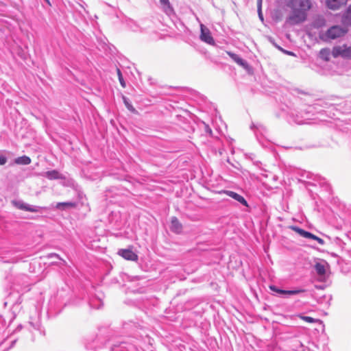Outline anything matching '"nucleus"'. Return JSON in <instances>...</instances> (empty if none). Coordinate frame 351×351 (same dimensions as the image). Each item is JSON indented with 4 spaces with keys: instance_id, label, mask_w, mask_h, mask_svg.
I'll return each mask as SVG.
<instances>
[{
    "instance_id": "1",
    "label": "nucleus",
    "mask_w": 351,
    "mask_h": 351,
    "mask_svg": "<svg viewBox=\"0 0 351 351\" xmlns=\"http://www.w3.org/2000/svg\"><path fill=\"white\" fill-rule=\"evenodd\" d=\"M288 6L291 9V13L287 21L291 25H295L306 20V12L311 8V3L310 0H290Z\"/></svg>"
},
{
    "instance_id": "2",
    "label": "nucleus",
    "mask_w": 351,
    "mask_h": 351,
    "mask_svg": "<svg viewBox=\"0 0 351 351\" xmlns=\"http://www.w3.org/2000/svg\"><path fill=\"white\" fill-rule=\"evenodd\" d=\"M346 33V30L341 26L334 25L329 28L324 34H320L319 37L324 41H329L340 38Z\"/></svg>"
},
{
    "instance_id": "3",
    "label": "nucleus",
    "mask_w": 351,
    "mask_h": 351,
    "mask_svg": "<svg viewBox=\"0 0 351 351\" xmlns=\"http://www.w3.org/2000/svg\"><path fill=\"white\" fill-rule=\"evenodd\" d=\"M12 204L13 206H14L19 210L29 211L32 213H38L40 212L42 210L45 209V208L44 207L26 204L22 200H13L12 201Z\"/></svg>"
},
{
    "instance_id": "4",
    "label": "nucleus",
    "mask_w": 351,
    "mask_h": 351,
    "mask_svg": "<svg viewBox=\"0 0 351 351\" xmlns=\"http://www.w3.org/2000/svg\"><path fill=\"white\" fill-rule=\"evenodd\" d=\"M332 55L334 58L341 56L343 58L351 59V47H348L346 45L335 46L332 49Z\"/></svg>"
},
{
    "instance_id": "5",
    "label": "nucleus",
    "mask_w": 351,
    "mask_h": 351,
    "mask_svg": "<svg viewBox=\"0 0 351 351\" xmlns=\"http://www.w3.org/2000/svg\"><path fill=\"white\" fill-rule=\"evenodd\" d=\"M200 39L209 45H214L215 40L211 35L210 30L203 24L200 25Z\"/></svg>"
},
{
    "instance_id": "6",
    "label": "nucleus",
    "mask_w": 351,
    "mask_h": 351,
    "mask_svg": "<svg viewBox=\"0 0 351 351\" xmlns=\"http://www.w3.org/2000/svg\"><path fill=\"white\" fill-rule=\"evenodd\" d=\"M269 289L274 291L276 292L278 294L280 295H297L300 293L303 292L304 291L302 289H295V290H284L279 289L275 285H270Z\"/></svg>"
},
{
    "instance_id": "7",
    "label": "nucleus",
    "mask_w": 351,
    "mask_h": 351,
    "mask_svg": "<svg viewBox=\"0 0 351 351\" xmlns=\"http://www.w3.org/2000/svg\"><path fill=\"white\" fill-rule=\"evenodd\" d=\"M118 254L125 260L136 261L138 260V256L132 250L129 249L119 250Z\"/></svg>"
},
{
    "instance_id": "8",
    "label": "nucleus",
    "mask_w": 351,
    "mask_h": 351,
    "mask_svg": "<svg viewBox=\"0 0 351 351\" xmlns=\"http://www.w3.org/2000/svg\"><path fill=\"white\" fill-rule=\"evenodd\" d=\"M348 0H326V6L332 10H337L347 3Z\"/></svg>"
},
{
    "instance_id": "9",
    "label": "nucleus",
    "mask_w": 351,
    "mask_h": 351,
    "mask_svg": "<svg viewBox=\"0 0 351 351\" xmlns=\"http://www.w3.org/2000/svg\"><path fill=\"white\" fill-rule=\"evenodd\" d=\"M224 193H226L229 197L233 198L234 199L237 200V202H240L242 205L247 207L248 206L247 201L242 195L232 191H225Z\"/></svg>"
},
{
    "instance_id": "10",
    "label": "nucleus",
    "mask_w": 351,
    "mask_h": 351,
    "mask_svg": "<svg viewBox=\"0 0 351 351\" xmlns=\"http://www.w3.org/2000/svg\"><path fill=\"white\" fill-rule=\"evenodd\" d=\"M291 228L295 231V232H297L298 234H300L301 237H304V238H306V239H313V240H315L316 239V235L309 232H307L299 227H297V226H291Z\"/></svg>"
},
{
    "instance_id": "11",
    "label": "nucleus",
    "mask_w": 351,
    "mask_h": 351,
    "mask_svg": "<svg viewBox=\"0 0 351 351\" xmlns=\"http://www.w3.org/2000/svg\"><path fill=\"white\" fill-rule=\"evenodd\" d=\"M182 224L179 220L176 217H173L171 220V230L176 233H180L182 230Z\"/></svg>"
},
{
    "instance_id": "12",
    "label": "nucleus",
    "mask_w": 351,
    "mask_h": 351,
    "mask_svg": "<svg viewBox=\"0 0 351 351\" xmlns=\"http://www.w3.org/2000/svg\"><path fill=\"white\" fill-rule=\"evenodd\" d=\"M328 264L326 262L317 263L315 265V269L319 276H324L326 274V268Z\"/></svg>"
},
{
    "instance_id": "13",
    "label": "nucleus",
    "mask_w": 351,
    "mask_h": 351,
    "mask_svg": "<svg viewBox=\"0 0 351 351\" xmlns=\"http://www.w3.org/2000/svg\"><path fill=\"white\" fill-rule=\"evenodd\" d=\"M44 176L49 180H58L61 178L60 173L56 170L46 171L44 173Z\"/></svg>"
},
{
    "instance_id": "14",
    "label": "nucleus",
    "mask_w": 351,
    "mask_h": 351,
    "mask_svg": "<svg viewBox=\"0 0 351 351\" xmlns=\"http://www.w3.org/2000/svg\"><path fill=\"white\" fill-rule=\"evenodd\" d=\"M228 54L232 58V59L239 65L242 66L243 67H246L247 66V62L241 58L239 56L233 53H228Z\"/></svg>"
},
{
    "instance_id": "15",
    "label": "nucleus",
    "mask_w": 351,
    "mask_h": 351,
    "mask_svg": "<svg viewBox=\"0 0 351 351\" xmlns=\"http://www.w3.org/2000/svg\"><path fill=\"white\" fill-rule=\"evenodd\" d=\"M332 52L328 48H323L320 50L319 56L321 59L324 61H328L330 60V54Z\"/></svg>"
},
{
    "instance_id": "16",
    "label": "nucleus",
    "mask_w": 351,
    "mask_h": 351,
    "mask_svg": "<svg viewBox=\"0 0 351 351\" xmlns=\"http://www.w3.org/2000/svg\"><path fill=\"white\" fill-rule=\"evenodd\" d=\"M162 11L169 16H174L175 15V11L170 3V2L167 4H165L162 6H161Z\"/></svg>"
},
{
    "instance_id": "17",
    "label": "nucleus",
    "mask_w": 351,
    "mask_h": 351,
    "mask_svg": "<svg viewBox=\"0 0 351 351\" xmlns=\"http://www.w3.org/2000/svg\"><path fill=\"white\" fill-rule=\"evenodd\" d=\"M16 164L27 165L31 163V159L29 156H23L18 157L14 160Z\"/></svg>"
},
{
    "instance_id": "18",
    "label": "nucleus",
    "mask_w": 351,
    "mask_h": 351,
    "mask_svg": "<svg viewBox=\"0 0 351 351\" xmlns=\"http://www.w3.org/2000/svg\"><path fill=\"white\" fill-rule=\"evenodd\" d=\"M75 206V203L71 202H59L58 203L56 208H62L64 209L65 208H73Z\"/></svg>"
},
{
    "instance_id": "19",
    "label": "nucleus",
    "mask_w": 351,
    "mask_h": 351,
    "mask_svg": "<svg viewBox=\"0 0 351 351\" xmlns=\"http://www.w3.org/2000/svg\"><path fill=\"white\" fill-rule=\"evenodd\" d=\"M343 20L347 25H351V5L348 8Z\"/></svg>"
},
{
    "instance_id": "20",
    "label": "nucleus",
    "mask_w": 351,
    "mask_h": 351,
    "mask_svg": "<svg viewBox=\"0 0 351 351\" xmlns=\"http://www.w3.org/2000/svg\"><path fill=\"white\" fill-rule=\"evenodd\" d=\"M251 129H252V130L256 129V130H258L261 132H263L266 130L265 127L259 123H253L251 125Z\"/></svg>"
},
{
    "instance_id": "21",
    "label": "nucleus",
    "mask_w": 351,
    "mask_h": 351,
    "mask_svg": "<svg viewBox=\"0 0 351 351\" xmlns=\"http://www.w3.org/2000/svg\"><path fill=\"white\" fill-rule=\"evenodd\" d=\"M300 318L302 319H303L304 321L308 322V323H314V322H317L319 321L318 319H314L311 317L304 316V315L300 316Z\"/></svg>"
},
{
    "instance_id": "22",
    "label": "nucleus",
    "mask_w": 351,
    "mask_h": 351,
    "mask_svg": "<svg viewBox=\"0 0 351 351\" xmlns=\"http://www.w3.org/2000/svg\"><path fill=\"white\" fill-rule=\"evenodd\" d=\"M123 99L127 108L131 112H134L135 109L134 108L132 105L128 101V99L125 97H123Z\"/></svg>"
},
{
    "instance_id": "23",
    "label": "nucleus",
    "mask_w": 351,
    "mask_h": 351,
    "mask_svg": "<svg viewBox=\"0 0 351 351\" xmlns=\"http://www.w3.org/2000/svg\"><path fill=\"white\" fill-rule=\"evenodd\" d=\"M117 75H118L119 80V82H120L121 86L123 88H125V81L123 80V77L122 76V73H121L120 69H117Z\"/></svg>"
},
{
    "instance_id": "24",
    "label": "nucleus",
    "mask_w": 351,
    "mask_h": 351,
    "mask_svg": "<svg viewBox=\"0 0 351 351\" xmlns=\"http://www.w3.org/2000/svg\"><path fill=\"white\" fill-rule=\"evenodd\" d=\"M258 16H259L260 19L261 21H263V14L261 12V1H260V3H258Z\"/></svg>"
},
{
    "instance_id": "25",
    "label": "nucleus",
    "mask_w": 351,
    "mask_h": 351,
    "mask_svg": "<svg viewBox=\"0 0 351 351\" xmlns=\"http://www.w3.org/2000/svg\"><path fill=\"white\" fill-rule=\"evenodd\" d=\"M7 158L3 155H0V165H3L6 163Z\"/></svg>"
},
{
    "instance_id": "26",
    "label": "nucleus",
    "mask_w": 351,
    "mask_h": 351,
    "mask_svg": "<svg viewBox=\"0 0 351 351\" xmlns=\"http://www.w3.org/2000/svg\"><path fill=\"white\" fill-rule=\"evenodd\" d=\"M315 241H317L322 245H323L324 244V241L318 237H316V239Z\"/></svg>"
},
{
    "instance_id": "27",
    "label": "nucleus",
    "mask_w": 351,
    "mask_h": 351,
    "mask_svg": "<svg viewBox=\"0 0 351 351\" xmlns=\"http://www.w3.org/2000/svg\"><path fill=\"white\" fill-rule=\"evenodd\" d=\"M285 54H287V55H289V56H295V53L292 51H287V50H284V49H281Z\"/></svg>"
},
{
    "instance_id": "28",
    "label": "nucleus",
    "mask_w": 351,
    "mask_h": 351,
    "mask_svg": "<svg viewBox=\"0 0 351 351\" xmlns=\"http://www.w3.org/2000/svg\"><path fill=\"white\" fill-rule=\"evenodd\" d=\"M169 3V0H160V3L161 6H162L165 4H167Z\"/></svg>"
},
{
    "instance_id": "29",
    "label": "nucleus",
    "mask_w": 351,
    "mask_h": 351,
    "mask_svg": "<svg viewBox=\"0 0 351 351\" xmlns=\"http://www.w3.org/2000/svg\"><path fill=\"white\" fill-rule=\"evenodd\" d=\"M49 257H50V258L56 257V258H60L59 255L57 254H55V253L50 254L49 255Z\"/></svg>"
},
{
    "instance_id": "30",
    "label": "nucleus",
    "mask_w": 351,
    "mask_h": 351,
    "mask_svg": "<svg viewBox=\"0 0 351 351\" xmlns=\"http://www.w3.org/2000/svg\"><path fill=\"white\" fill-rule=\"evenodd\" d=\"M15 343H16V340H14V341H12V344H11L10 348L13 347V346H14V345L15 344Z\"/></svg>"
},
{
    "instance_id": "31",
    "label": "nucleus",
    "mask_w": 351,
    "mask_h": 351,
    "mask_svg": "<svg viewBox=\"0 0 351 351\" xmlns=\"http://www.w3.org/2000/svg\"><path fill=\"white\" fill-rule=\"evenodd\" d=\"M45 1L49 5H51V3L49 0H45Z\"/></svg>"
},
{
    "instance_id": "32",
    "label": "nucleus",
    "mask_w": 351,
    "mask_h": 351,
    "mask_svg": "<svg viewBox=\"0 0 351 351\" xmlns=\"http://www.w3.org/2000/svg\"><path fill=\"white\" fill-rule=\"evenodd\" d=\"M295 122H296L298 124H300V123H302L301 121H298V120H295Z\"/></svg>"
}]
</instances>
